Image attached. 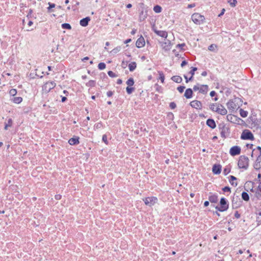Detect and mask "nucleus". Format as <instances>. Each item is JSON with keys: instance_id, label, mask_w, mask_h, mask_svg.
<instances>
[{"instance_id": "nucleus-26", "label": "nucleus", "mask_w": 261, "mask_h": 261, "mask_svg": "<svg viewBox=\"0 0 261 261\" xmlns=\"http://www.w3.org/2000/svg\"><path fill=\"white\" fill-rule=\"evenodd\" d=\"M199 93L203 94H206L208 90V86L207 85H200Z\"/></svg>"}, {"instance_id": "nucleus-38", "label": "nucleus", "mask_w": 261, "mask_h": 261, "mask_svg": "<svg viewBox=\"0 0 261 261\" xmlns=\"http://www.w3.org/2000/svg\"><path fill=\"white\" fill-rule=\"evenodd\" d=\"M135 88L133 86H127L126 88V92L127 94L130 95L135 91Z\"/></svg>"}, {"instance_id": "nucleus-54", "label": "nucleus", "mask_w": 261, "mask_h": 261, "mask_svg": "<svg viewBox=\"0 0 261 261\" xmlns=\"http://www.w3.org/2000/svg\"><path fill=\"white\" fill-rule=\"evenodd\" d=\"M17 93V90L15 89H11L9 92V94L11 96H14L16 95Z\"/></svg>"}, {"instance_id": "nucleus-18", "label": "nucleus", "mask_w": 261, "mask_h": 261, "mask_svg": "<svg viewBox=\"0 0 261 261\" xmlns=\"http://www.w3.org/2000/svg\"><path fill=\"white\" fill-rule=\"evenodd\" d=\"M145 45V41L144 37L142 36V35H140V37L137 39L136 45V47L138 48H141L143 46H144Z\"/></svg>"}, {"instance_id": "nucleus-5", "label": "nucleus", "mask_w": 261, "mask_h": 261, "mask_svg": "<svg viewBox=\"0 0 261 261\" xmlns=\"http://www.w3.org/2000/svg\"><path fill=\"white\" fill-rule=\"evenodd\" d=\"M226 118L227 121L231 123L247 126V125L243 120L236 115L228 114L227 115Z\"/></svg>"}, {"instance_id": "nucleus-48", "label": "nucleus", "mask_w": 261, "mask_h": 261, "mask_svg": "<svg viewBox=\"0 0 261 261\" xmlns=\"http://www.w3.org/2000/svg\"><path fill=\"white\" fill-rule=\"evenodd\" d=\"M197 70V67H192L191 68L190 71L189 72V74H191V76L194 77L195 74V72Z\"/></svg>"}, {"instance_id": "nucleus-50", "label": "nucleus", "mask_w": 261, "mask_h": 261, "mask_svg": "<svg viewBox=\"0 0 261 261\" xmlns=\"http://www.w3.org/2000/svg\"><path fill=\"white\" fill-rule=\"evenodd\" d=\"M222 191L223 192V193H231V188L228 186H225L224 187L222 188Z\"/></svg>"}, {"instance_id": "nucleus-32", "label": "nucleus", "mask_w": 261, "mask_h": 261, "mask_svg": "<svg viewBox=\"0 0 261 261\" xmlns=\"http://www.w3.org/2000/svg\"><path fill=\"white\" fill-rule=\"evenodd\" d=\"M11 100L14 103L19 104L22 101V98L21 97H14L11 98Z\"/></svg>"}, {"instance_id": "nucleus-20", "label": "nucleus", "mask_w": 261, "mask_h": 261, "mask_svg": "<svg viewBox=\"0 0 261 261\" xmlns=\"http://www.w3.org/2000/svg\"><path fill=\"white\" fill-rule=\"evenodd\" d=\"M80 137L76 136L73 137L68 140V143L70 145H76L80 144Z\"/></svg>"}, {"instance_id": "nucleus-46", "label": "nucleus", "mask_w": 261, "mask_h": 261, "mask_svg": "<svg viewBox=\"0 0 261 261\" xmlns=\"http://www.w3.org/2000/svg\"><path fill=\"white\" fill-rule=\"evenodd\" d=\"M102 127H103V123L102 122L100 121L99 122L96 123L94 125V129H98Z\"/></svg>"}, {"instance_id": "nucleus-3", "label": "nucleus", "mask_w": 261, "mask_h": 261, "mask_svg": "<svg viewBox=\"0 0 261 261\" xmlns=\"http://www.w3.org/2000/svg\"><path fill=\"white\" fill-rule=\"evenodd\" d=\"M215 208L220 212L227 211L229 208V202L225 197H221L219 201V205L215 206Z\"/></svg>"}, {"instance_id": "nucleus-15", "label": "nucleus", "mask_w": 261, "mask_h": 261, "mask_svg": "<svg viewBox=\"0 0 261 261\" xmlns=\"http://www.w3.org/2000/svg\"><path fill=\"white\" fill-rule=\"evenodd\" d=\"M255 121L251 123V126H249V127L251 129L255 128L256 130L261 129V119L255 118Z\"/></svg>"}, {"instance_id": "nucleus-60", "label": "nucleus", "mask_w": 261, "mask_h": 261, "mask_svg": "<svg viewBox=\"0 0 261 261\" xmlns=\"http://www.w3.org/2000/svg\"><path fill=\"white\" fill-rule=\"evenodd\" d=\"M108 74L109 76H110L111 77H115L116 76H117V75H116L115 74V73L113 72L111 70H109L108 71Z\"/></svg>"}, {"instance_id": "nucleus-22", "label": "nucleus", "mask_w": 261, "mask_h": 261, "mask_svg": "<svg viewBox=\"0 0 261 261\" xmlns=\"http://www.w3.org/2000/svg\"><path fill=\"white\" fill-rule=\"evenodd\" d=\"M91 20V18L89 16H87L85 18L81 19L80 20V24L83 27H86L88 25L89 22Z\"/></svg>"}, {"instance_id": "nucleus-55", "label": "nucleus", "mask_w": 261, "mask_h": 261, "mask_svg": "<svg viewBox=\"0 0 261 261\" xmlns=\"http://www.w3.org/2000/svg\"><path fill=\"white\" fill-rule=\"evenodd\" d=\"M184 77L185 79L186 83H188L190 81H192L193 80L194 77H192V76H191L190 77H188L187 75L184 74Z\"/></svg>"}, {"instance_id": "nucleus-7", "label": "nucleus", "mask_w": 261, "mask_h": 261, "mask_svg": "<svg viewBox=\"0 0 261 261\" xmlns=\"http://www.w3.org/2000/svg\"><path fill=\"white\" fill-rule=\"evenodd\" d=\"M191 19L195 24L200 25L205 22V18L204 16L201 15L200 13H194L191 16Z\"/></svg>"}, {"instance_id": "nucleus-43", "label": "nucleus", "mask_w": 261, "mask_h": 261, "mask_svg": "<svg viewBox=\"0 0 261 261\" xmlns=\"http://www.w3.org/2000/svg\"><path fill=\"white\" fill-rule=\"evenodd\" d=\"M86 86L89 87H94L96 85V82L94 80H90L88 83L86 84Z\"/></svg>"}, {"instance_id": "nucleus-58", "label": "nucleus", "mask_w": 261, "mask_h": 261, "mask_svg": "<svg viewBox=\"0 0 261 261\" xmlns=\"http://www.w3.org/2000/svg\"><path fill=\"white\" fill-rule=\"evenodd\" d=\"M216 105H217V103H211L209 105L210 109L212 111L214 112H215V110H216V108H215Z\"/></svg>"}, {"instance_id": "nucleus-35", "label": "nucleus", "mask_w": 261, "mask_h": 261, "mask_svg": "<svg viewBox=\"0 0 261 261\" xmlns=\"http://www.w3.org/2000/svg\"><path fill=\"white\" fill-rule=\"evenodd\" d=\"M257 215L256 217V222L257 223V225H259L261 224V209L258 210V212H256Z\"/></svg>"}, {"instance_id": "nucleus-63", "label": "nucleus", "mask_w": 261, "mask_h": 261, "mask_svg": "<svg viewBox=\"0 0 261 261\" xmlns=\"http://www.w3.org/2000/svg\"><path fill=\"white\" fill-rule=\"evenodd\" d=\"M33 11L32 9H30L29 10V13H28V14L27 15V18L28 19L31 18H32L33 17V16L32 15V14L33 13Z\"/></svg>"}, {"instance_id": "nucleus-45", "label": "nucleus", "mask_w": 261, "mask_h": 261, "mask_svg": "<svg viewBox=\"0 0 261 261\" xmlns=\"http://www.w3.org/2000/svg\"><path fill=\"white\" fill-rule=\"evenodd\" d=\"M99 75L100 79H101L103 81L107 82V81L109 80V78L105 73L101 72L100 73Z\"/></svg>"}, {"instance_id": "nucleus-1", "label": "nucleus", "mask_w": 261, "mask_h": 261, "mask_svg": "<svg viewBox=\"0 0 261 261\" xmlns=\"http://www.w3.org/2000/svg\"><path fill=\"white\" fill-rule=\"evenodd\" d=\"M243 100L242 98L234 96L233 99H229L226 103L228 109L231 113L236 112L242 106Z\"/></svg>"}, {"instance_id": "nucleus-59", "label": "nucleus", "mask_w": 261, "mask_h": 261, "mask_svg": "<svg viewBox=\"0 0 261 261\" xmlns=\"http://www.w3.org/2000/svg\"><path fill=\"white\" fill-rule=\"evenodd\" d=\"M102 141L106 145L109 144V142L107 140V136L106 134H105L102 137Z\"/></svg>"}, {"instance_id": "nucleus-9", "label": "nucleus", "mask_w": 261, "mask_h": 261, "mask_svg": "<svg viewBox=\"0 0 261 261\" xmlns=\"http://www.w3.org/2000/svg\"><path fill=\"white\" fill-rule=\"evenodd\" d=\"M231 204L233 209L238 208L242 204V201L241 200L239 196L236 195L235 193H234L232 197Z\"/></svg>"}, {"instance_id": "nucleus-56", "label": "nucleus", "mask_w": 261, "mask_h": 261, "mask_svg": "<svg viewBox=\"0 0 261 261\" xmlns=\"http://www.w3.org/2000/svg\"><path fill=\"white\" fill-rule=\"evenodd\" d=\"M167 117L169 120H173L174 118V114L172 112H168L167 114Z\"/></svg>"}, {"instance_id": "nucleus-53", "label": "nucleus", "mask_w": 261, "mask_h": 261, "mask_svg": "<svg viewBox=\"0 0 261 261\" xmlns=\"http://www.w3.org/2000/svg\"><path fill=\"white\" fill-rule=\"evenodd\" d=\"M217 47V45L212 44L208 47V49L210 51H215Z\"/></svg>"}, {"instance_id": "nucleus-30", "label": "nucleus", "mask_w": 261, "mask_h": 261, "mask_svg": "<svg viewBox=\"0 0 261 261\" xmlns=\"http://www.w3.org/2000/svg\"><path fill=\"white\" fill-rule=\"evenodd\" d=\"M128 66L129 71L133 72L137 68V63L136 62H132L128 64Z\"/></svg>"}, {"instance_id": "nucleus-12", "label": "nucleus", "mask_w": 261, "mask_h": 261, "mask_svg": "<svg viewBox=\"0 0 261 261\" xmlns=\"http://www.w3.org/2000/svg\"><path fill=\"white\" fill-rule=\"evenodd\" d=\"M159 43L161 45L162 49L165 51H169L171 49L172 45L171 41L167 39H165V42L160 41L159 42Z\"/></svg>"}, {"instance_id": "nucleus-52", "label": "nucleus", "mask_w": 261, "mask_h": 261, "mask_svg": "<svg viewBox=\"0 0 261 261\" xmlns=\"http://www.w3.org/2000/svg\"><path fill=\"white\" fill-rule=\"evenodd\" d=\"M121 49V46H118L116 47H115L114 49H113L111 51V53L112 54H116L117 53H118L119 51H120Z\"/></svg>"}, {"instance_id": "nucleus-44", "label": "nucleus", "mask_w": 261, "mask_h": 261, "mask_svg": "<svg viewBox=\"0 0 261 261\" xmlns=\"http://www.w3.org/2000/svg\"><path fill=\"white\" fill-rule=\"evenodd\" d=\"M158 73L159 74V79L161 80L162 83H164L165 80V75L163 72L162 71H159Z\"/></svg>"}, {"instance_id": "nucleus-13", "label": "nucleus", "mask_w": 261, "mask_h": 261, "mask_svg": "<svg viewBox=\"0 0 261 261\" xmlns=\"http://www.w3.org/2000/svg\"><path fill=\"white\" fill-rule=\"evenodd\" d=\"M241 147L237 145L231 147L229 150V154L232 156L239 155L241 153Z\"/></svg>"}, {"instance_id": "nucleus-10", "label": "nucleus", "mask_w": 261, "mask_h": 261, "mask_svg": "<svg viewBox=\"0 0 261 261\" xmlns=\"http://www.w3.org/2000/svg\"><path fill=\"white\" fill-rule=\"evenodd\" d=\"M142 200L146 205L150 207L154 205L158 201L157 197L155 196L145 197L143 198Z\"/></svg>"}, {"instance_id": "nucleus-23", "label": "nucleus", "mask_w": 261, "mask_h": 261, "mask_svg": "<svg viewBox=\"0 0 261 261\" xmlns=\"http://www.w3.org/2000/svg\"><path fill=\"white\" fill-rule=\"evenodd\" d=\"M253 167L256 170H259L261 168V155H257L253 164Z\"/></svg>"}, {"instance_id": "nucleus-8", "label": "nucleus", "mask_w": 261, "mask_h": 261, "mask_svg": "<svg viewBox=\"0 0 261 261\" xmlns=\"http://www.w3.org/2000/svg\"><path fill=\"white\" fill-rule=\"evenodd\" d=\"M241 139L244 140H251L253 141L255 138L252 132L249 129H244L241 135Z\"/></svg>"}, {"instance_id": "nucleus-25", "label": "nucleus", "mask_w": 261, "mask_h": 261, "mask_svg": "<svg viewBox=\"0 0 261 261\" xmlns=\"http://www.w3.org/2000/svg\"><path fill=\"white\" fill-rule=\"evenodd\" d=\"M193 94V90L191 88H189L186 90L184 96L187 99H190L192 98Z\"/></svg>"}, {"instance_id": "nucleus-21", "label": "nucleus", "mask_w": 261, "mask_h": 261, "mask_svg": "<svg viewBox=\"0 0 261 261\" xmlns=\"http://www.w3.org/2000/svg\"><path fill=\"white\" fill-rule=\"evenodd\" d=\"M206 124L211 129H214L216 127V123L214 119L212 118H208L206 120Z\"/></svg>"}, {"instance_id": "nucleus-42", "label": "nucleus", "mask_w": 261, "mask_h": 261, "mask_svg": "<svg viewBox=\"0 0 261 261\" xmlns=\"http://www.w3.org/2000/svg\"><path fill=\"white\" fill-rule=\"evenodd\" d=\"M61 27L63 29H66L70 30L71 29L72 27L71 25L68 23H64L61 24Z\"/></svg>"}, {"instance_id": "nucleus-31", "label": "nucleus", "mask_w": 261, "mask_h": 261, "mask_svg": "<svg viewBox=\"0 0 261 261\" xmlns=\"http://www.w3.org/2000/svg\"><path fill=\"white\" fill-rule=\"evenodd\" d=\"M171 79L176 83H180L182 81L181 77L179 75H174L171 77Z\"/></svg>"}, {"instance_id": "nucleus-17", "label": "nucleus", "mask_w": 261, "mask_h": 261, "mask_svg": "<svg viewBox=\"0 0 261 261\" xmlns=\"http://www.w3.org/2000/svg\"><path fill=\"white\" fill-rule=\"evenodd\" d=\"M190 105L193 108L201 110L202 109V103L200 101L195 100L190 103Z\"/></svg>"}, {"instance_id": "nucleus-36", "label": "nucleus", "mask_w": 261, "mask_h": 261, "mask_svg": "<svg viewBox=\"0 0 261 261\" xmlns=\"http://www.w3.org/2000/svg\"><path fill=\"white\" fill-rule=\"evenodd\" d=\"M153 10L155 13H160L162 11V8L161 6L156 5L153 7Z\"/></svg>"}, {"instance_id": "nucleus-16", "label": "nucleus", "mask_w": 261, "mask_h": 261, "mask_svg": "<svg viewBox=\"0 0 261 261\" xmlns=\"http://www.w3.org/2000/svg\"><path fill=\"white\" fill-rule=\"evenodd\" d=\"M222 171V166L220 164H215L212 167V172L214 175H219Z\"/></svg>"}, {"instance_id": "nucleus-14", "label": "nucleus", "mask_w": 261, "mask_h": 261, "mask_svg": "<svg viewBox=\"0 0 261 261\" xmlns=\"http://www.w3.org/2000/svg\"><path fill=\"white\" fill-rule=\"evenodd\" d=\"M215 112L223 116L227 114V111L222 105L219 103L216 108Z\"/></svg>"}, {"instance_id": "nucleus-2", "label": "nucleus", "mask_w": 261, "mask_h": 261, "mask_svg": "<svg viewBox=\"0 0 261 261\" xmlns=\"http://www.w3.org/2000/svg\"><path fill=\"white\" fill-rule=\"evenodd\" d=\"M139 22H142L145 20L148 16V7L145 5L143 3H140L139 4Z\"/></svg>"}, {"instance_id": "nucleus-49", "label": "nucleus", "mask_w": 261, "mask_h": 261, "mask_svg": "<svg viewBox=\"0 0 261 261\" xmlns=\"http://www.w3.org/2000/svg\"><path fill=\"white\" fill-rule=\"evenodd\" d=\"M98 69L100 70H103L106 68V64L104 63V62H100L98 64Z\"/></svg>"}, {"instance_id": "nucleus-29", "label": "nucleus", "mask_w": 261, "mask_h": 261, "mask_svg": "<svg viewBox=\"0 0 261 261\" xmlns=\"http://www.w3.org/2000/svg\"><path fill=\"white\" fill-rule=\"evenodd\" d=\"M255 196L258 199H259L261 198V181L259 182V185L257 188L255 192Z\"/></svg>"}, {"instance_id": "nucleus-61", "label": "nucleus", "mask_w": 261, "mask_h": 261, "mask_svg": "<svg viewBox=\"0 0 261 261\" xmlns=\"http://www.w3.org/2000/svg\"><path fill=\"white\" fill-rule=\"evenodd\" d=\"M176 104L175 102L173 101V102H171L170 103H169V107L172 110H174L176 108Z\"/></svg>"}, {"instance_id": "nucleus-24", "label": "nucleus", "mask_w": 261, "mask_h": 261, "mask_svg": "<svg viewBox=\"0 0 261 261\" xmlns=\"http://www.w3.org/2000/svg\"><path fill=\"white\" fill-rule=\"evenodd\" d=\"M230 184L233 187H237L238 186V182L237 180L238 178L233 175H229L228 177Z\"/></svg>"}, {"instance_id": "nucleus-33", "label": "nucleus", "mask_w": 261, "mask_h": 261, "mask_svg": "<svg viewBox=\"0 0 261 261\" xmlns=\"http://www.w3.org/2000/svg\"><path fill=\"white\" fill-rule=\"evenodd\" d=\"M242 198L245 201H248L249 200L250 197L249 194L245 191H243L242 193Z\"/></svg>"}, {"instance_id": "nucleus-64", "label": "nucleus", "mask_w": 261, "mask_h": 261, "mask_svg": "<svg viewBox=\"0 0 261 261\" xmlns=\"http://www.w3.org/2000/svg\"><path fill=\"white\" fill-rule=\"evenodd\" d=\"M200 85L199 84H197L196 85H195L193 87V91H196L197 90H199V89H200V87H199V86Z\"/></svg>"}, {"instance_id": "nucleus-6", "label": "nucleus", "mask_w": 261, "mask_h": 261, "mask_svg": "<svg viewBox=\"0 0 261 261\" xmlns=\"http://www.w3.org/2000/svg\"><path fill=\"white\" fill-rule=\"evenodd\" d=\"M249 159L245 155H241L238 163V166L239 169L247 170L249 166Z\"/></svg>"}, {"instance_id": "nucleus-27", "label": "nucleus", "mask_w": 261, "mask_h": 261, "mask_svg": "<svg viewBox=\"0 0 261 261\" xmlns=\"http://www.w3.org/2000/svg\"><path fill=\"white\" fill-rule=\"evenodd\" d=\"M155 33L157 35L165 39H167L168 37V33L166 31H155Z\"/></svg>"}, {"instance_id": "nucleus-41", "label": "nucleus", "mask_w": 261, "mask_h": 261, "mask_svg": "<svg viewBox=\"0 0 261 261\" xmlns=\"http://www.w3.org/2000/svg\"><path fill=\"white\" fill-rule=\"evenodd\" d=\"M126 84L127 86H133L135 84L134 79L133 77H129L126 82Z\"/></svg>"}, {"instance_id": "nucleus-34", "label": "nucleus", "mask_w": 261, "mask_h": 261, "mask_svg": "<svg viewBox=\"0 0 261 261\" xmlns=\"http://www.w3.org/2000/svg\"><path fill=\"white\" fill-rule=\"evenodd\" d=\"M48 7L47 8V11L48 13H50L51 12L54 11V10H53V8H55L56 4L54 3H51L50 2H49L48 3Z\"/></svg>"}, {"instance_id": "nucleus-40", "label": "nucleus", "mask_w": 261, "mask_h": 261, "mask_svg": "<svg viewBox=\"0 0 261 261\" xmlns=\"http://www.w3.org/2000/svg\"><path fill=\"white\" fill-rule=\"evenodd\" d=\"M154 87H155V90L160 93H162L163 92V87L159 85L158 83H156L154 85Z\"/></svg>"}, {"instance_id": "nucleus-19", "label": "nucleus", "mask_w": 261, "mask_h": 261, "mask_svg": "<svg viewBox=\"0 0 261 261\" xmlns=\"http://www.w3.org/2000/svg\"><path fill=\"white\" fill-rule=\"evenodd\" d=\"M210 195L208 196V200L212 203H216L218 202V196L216 193L210 192Z\"/></svg>"}, {"instance_id": "nucleus-4", "label": "nucleus", "mask_w": 261, "mask_h": 261, "mask_svg": "<svg viewBox=\"0 0 261 261\" xmlns=\"http://www.w3.org/2000/svg\"><path fill=\"white\" fill-rule=\"evenodd\" d=\"M218 128L221 130V137L222 138H226L230 134V129L229 125L227 126L223 122L218 124Z\"/></svg>"}, {"instance_id": "nucleus-51", "label": "nucleus", "mask_w": 261, "mask_h": 261, "mask_svg": "<svg viewBox=\"0 0 261 261\" xmlns=\"http://www.w3.org/2000/svg\"><path fill=\"white\" fill-rule=\"evenodd\" d=\"M186 44L185 43H182L181 44H178L176 45V47L179 48L182 51H185V49L184 48V47L186 46Z\"/></svg>"}, {"instance_id": "nucleus-62", "label": "nucleus", "mask_w": 261, "mask_h": 261, "mask_svg": "<svg viewBox=\"0 0 261 261\" xmlns=\"http://www.w3.org/2000/svg\"><path fill=\"white\" fill-rule=\"evenodd\" d=\"M255 118L254 117H253L252 114H251L248 118V121L249 123L251 122L253 123L254 121H255Z\"/></svg>"}, {"instance_id": "nucleus-57", "label": "nucleus", "mask_w": 261, "mask_h": 261, "mask_svg": "<svg viewBox=\"0 0 261 261\" xmlns=\"http://www.w3.org/2000/svg\"><path fill=\"white\" fill-rule=\"evenodd\" d=\"M185 88L186 87L185 86L180 85L177 87V90L180 93H182L184 92Z\"/></svg>"}, {"instance_id": "nucleus-11", "label": "nucleus", "mask_w": 261, "mask_h": 261, "mask_svg": "<svg viewBox=\"0 0 261 261\" xmlns=\"http://www.w3.org/2000/svg\"><path fill=\"white\" fill-rule=\"evenodd\" d=\"M56 86V84L54 81L47 82L43 86L42 90L46 93H48L51 90L53 89Z\"/></svg>"}, {"instance_id": "nucleus-47", "label": "nucleus", "mask_w": 261, "mask_h": 261, "mask_svg": "<svg viewBox=\"0 0 261 261\" xmlns=\"http://www.w3.org/2000/svg\"><path fill=\"white\" fill-rule=\"evenodd\" d=\"M210 95L211 97H213L215 96V98H213V99L215 101H217L218 99V97H217V93L215 91H211L210 93Z\"/></svg>"}, {"instance_id": "nucleus-37", "label": "nucleus", "mask_w": 261, "mask_h": 261, "mask_svg": "<svg viewBox=\"0 0 261 261\" xmlns=\"http://www.w3.org/2000/svg\"><path fill=\"white\" fill-rule=\"evenodd\" d=\"M239 112L240 116L243 118L246 117L248 114V112L247 111H245L241 108L239 109Z\"/></svg>"}, {"instance_id": "nucleus-28", "label": "nucleus", "mask_w": 261, "mask_h": 261, "mask_svg": "<svg viewBox=\"0 0 261 261\" xmlns=\"http://www.w3.org/2000/svg\"><path fill=\"white\" fill-rule=\"evenodd\" d=\"M231 167H232V166L230 164L226 165L224 167V168L223 169V173L225 176L227 175L228 174H229L231 172Z\"/></svg>"}, {"instance_id": "nucleus-39", "label": "nucleus", "mask_w": 261, "mask_h": 261, "mask_svg": "<svg viewBox=\"0 0 261 261\" xmlns=\"http://www.w3.org/2000/svg\"><path fill=\"white\" fill-rule=\"evenodd\" d=\"M250 184H251L252 185V188L251 189V191L253 192V185H254V182H252V181H246L245 184V185H244V189L246 191H248V190L247 189V188L249 187V186Z\"/></svg>"}]
</instances>
